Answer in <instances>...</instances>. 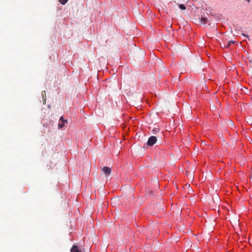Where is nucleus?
<instances>
[{
	"mask_svg": "<svg viewBox=\"0 0 252 252\" xmlns=\"http://www.w3.org/2000/svg\"><path fill=\"white\" fill-rule=\"evenodd\" d=\"M157 141V138L155 136H150L147 141V145L152 146Z\"/></svg>",
	"mask_w": 252,
	"mask_h": 252,
	"instance_id": "f257e3e1",
	"label": "nucleus"
},
{
	"mask_svg": "<svg viewBox=\"0 0 252 252\" xmlns=\"http://www.w3.org/2000/svg\"><path fill=\"white\" fill-rule=\"evenodd\" d=\"M102 171L104 173L106 177L109 176L111 173V169L107 166H104L102 168Z\"/></svg>",
	"mask_w": 252,
	"mask_h": 252,
	"instance_id": "f03ea898",
	"label": "nucleus"
},
{
	"mask_svg": "<svg viewBox=\"0 0 252 252\" xmlns=\"http://www.w3.org/2000/svg\"><path fill=\"white\" fill-rule=\"evenodd\" d=\"M65 123H67V121L64 120L63 117H61L58 124L59 127L61 128H63L64 126Z\"/></svg>",
	"mask_w": 252,
	"mask_h": 252,
	"instance_id": "7ed1b4c3",
	"label": "nucleus"
},
{
	"mask_svg": "<svg viewBox=\"0 0 252 252\" xmlns=\"http://www.w3.org/2000/svg\"><path fill=\"white\" fill-rule=\"evenodd\" d=\"M71 252H82L76 245H73L70 250Z\"/></svg>",
	"mask_w": 252,
	"mask_h": 252,
	"instance_id": "20e7f679",
	"label": "nucleus"
},
{
	"mask_svg": "<svg viewBox=\"0 0 252 252\" xmlns=\"http://www.w3.org/2000/svg\"><path fill=\"white\" fill-rule=\"evenodd\" d=\"M208 22V19L206 17H202L201 19H200V22L202 24H205L207 23Z\"/></svg>",
	"mask_w": 252,
	"mask_h": 252,
	"instance_id": "39448f33",
	"label": "nucleus"
},
{
	"mask_svg": "<svg viewBox=\"0 0 252 252\" xmlns=\"http://www.w3.org/2000/svg\"><path fill=\"white\" fill-rule=\"evenodd\" d=\"M179 7L181 9H182V10H185L186 9V6L182 4H179Z\"/></svg>",
	"mask_w": 252,
	"mask_h": 252,
	"instance_id": "423d86ee",
	"label": "nucleus"
},
{
	"mask_svg": "<svg viewBox=\"0 0 252 252\" xmlns=\"http://www.w3.org/2000/svg\"><path fill=\"white\" fill-rule=\"evenodd\" d=\"M227 125L228 126H233V122L232 121H231V120H229L227 122Z\"/></svg>",
	"mask_w": 252,
	"mask_h": 252,
	"instance_id": "0eeeda50",
	"label": "nucleus"
},
{
	"mask_svg": "<svg viewBox=\"0 0 252 252\" xmlns=\"http://www.w3.org/2000/svg\"><path fill=\"white\" fill-rule=\"evenodd\" d=\"M68 0H59L60 2L62 4H65L67 2Z\"/></svg>",
	"mask_w": 252,
	"mask_h": 252,
	"instance_id": "6e6552de",
	"label": "nucleus"
},
{
	"mask_svg": "<svg viewBox=\"0 0 252 252\" xmlns=\"http://www.w3.org/2000/svg\"><path fill=\"white\" fill-rule=\"evenodd\" d=\"M235 43V41H230L228 42V44L226 46V48H228L231 44H234Z\"/></svg>",
	"mask_w": 252,
	"mask_h": 252,
	"instance_id": "1a4fd4ad",
	"label": "nucleus"
},
{
	"mask_svg": "<svg viewBox=\"0 0 252 252\" xmlns=\"http://www.w3.org/2000/svg\"><path fill=\"white\" fill-rule=\"evenodd\" d=\"M158 131V129L155 128L152 130V132H153V133L155 134Z\"/></svg>",
	"mask_w": 252,
	"mask_h": 252,
	"instance_id": "9d476101",
	"label": "nucleus"
},
{
	"mask_svg": "<svg viewBox=\"0 0 252 252\" xmlns=\"http://www.w3.org/2000/svg\"><path fill=\"white\" fill-rule=\"evenodd\" d=\"M242 35L244 36H245L247 38H249V35L248 34H244V33H242Z\"/></svg>",
	"mask_w": 252,
	"mask_h": 252,
	"instance_id": "9b49d317",
	"label": "nucleus"
},
{
	"mask_svg": "<svg viewBox=\"0 0 252 252\" xmlns=\"http://www.w3.org/2000/svg\"><path fill=\"white\" fill-rule=\"evenodd\" d=\"M248 2L250 1V0H247Z\"/></svg>",
	"mask_w": 252,
	"mask_h": 252,
	"instance_id": "f8f14e48",
	"label": "nucleus"
}]
</instances>
